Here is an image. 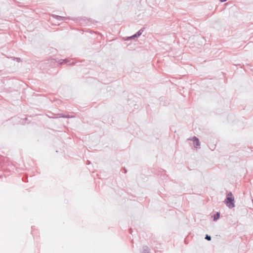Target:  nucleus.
<instances>
[{
	"instance_id": "obj_1",
	"label": "nucleus",
	"mask_w": 253,
	"mask_h": 253,
	"mask_svg": "<svg viewBox=\"0 0 253 253\" xmlns=\"http://www.w3.org/2000/svg\"><path fill=\"white\" fill-rule=\"evenodd\" d=\"M234 197L231 193H229L227 195L226 199L225 200V203L229 208L234 207Z\"/></svg>"
},
{
	"instance_id": "obj_2",
	"label": "nucleus",
	"mask_w": 253,
	"mask_h": 253,
	"mask_svg": "<svg viewBox=\"0 0 253 253\" xmlns=\"http://www.w3.org/2000/svg\"><path fill=\"white\" fill-rule=\"evenodd\" d=\"M193 140L195 147L197 148L200 145L199 139L196 137H194Z\"/></svg>"
},
{
	"instance_id": "obj_5",
	"label": "nucleus",
	"mask_w": 253,
	"mask_h": 253,
	"mask_svg": "<svg viewBox=\"0 0 253 253\" xmlns=\"http://www.w3.org/2000/svg\"><path fill=\"white\" fill-rule=\"evenodd\" d=\"M140 34H140V33H139V32H138V35H140Z\"/></svg>"
},
{
	"instance_id": "obj_4",
	"label": "nucleus",
	"mask_w": 253,
	"mask_h": 253,
	"mask_svg": "<svg viewBox=\"0 0 253 253\" xmlns=\"http://www.w3.org/2000/svg\"><path fill=\"white\" fill-rule=\"evenodd\" d=\"M205 239L208 240V241L211 240V237L208 235H206Z\"/></svg>"
},
{
	"instance_id": "obj_3",
	"label": "nucleus",
	"mask_w": 253,
	"mask_h": 253,
	"mask_svg": "<svg viewBox=\"0 0 253 253\" xmlns=\"http://www.w3.org/2000/svg\"><path fill=\"white\" fill-rule=\"evenodd\" d=\"M220 213L219 212H217L216 214L214 216V220H216L219 218Z\"/></svg>"
}]
</instances>
